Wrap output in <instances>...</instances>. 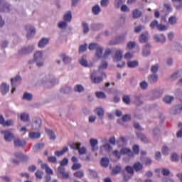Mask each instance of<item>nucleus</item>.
<instances>
[{
    "label": "nucleus",
    "mask_w": 182,
    "mask_h": 182,
    "mask_svg": "<svg viewBox=\"0 0 182 182\" xmlns=\"http://www.w3.org/2000/svg\"><path fill=\"white\" fill-rule=\"evenodd\" d=\"M95 112L100 119H103V117L105 116V109L102 107H97L95 109Z\"/></svg>",
    "instance_id": "obj_32"
},
{
    "label": "nucleus",
    "mask_w": 182,
    "mask_h": 182,
    "mask_svg": "<svg viewBox=\"0 0 182 182\" xmlns=\"http://www.w3.org/2000/svg\"><path fill=\"white\" fill-rule=\"evenodd\" d=\"M60 58L63 59V62L64 65H69V63H71L72 62V58H70L69 55L63 53L60 55Z\"/></svg>",
    "instance_id": "obj_20"
},
{
    "label": "nucleus",
    "mask_w": 182,
    "mask_h": 182,
    "mask_svg": "<svg viewBox=\"0 0 182 182\" xmlns=\"http://www.w3.org/2000/svg\"><path fill=\"white\" fill-rule=\"evenodd\" d=\"M149 27L151 29H156V28L159 27V21L157 20H154L152 22H151Z\"/></svg>",
    "instance_id": "obj_57"
},
{
    "label": "nucleus",
    "mask_w": 182,
    "mask_h": 182,
    "mask_svg": "<svg viewBox=\"0 0 182 182\" xmlns=\"http://www.w3.org/2000/svg\"><path fill=\"white\" fill-rule=\"evenodd\" d=\"M154 140H155V141H157L159 139H160V129H154Z\"/></svg>",
    "instance_id": "obj_38"
},
{
    "label": "nucleus",
    "mask_w": 182,
    "mask_h": 182,
    "mask_svg": "<svg viewBox=\"0 0 182 182\" xmlns=\"http://www.w3.org/2000/svg\"><path fill=\"white\" fill-rule=\"evenodd\" d=\"M63 20L65 22H71L72 21V11H67L63 15Z\"/></svg>",
    "instance_id": "obj_29"
},
{
    "label": "nucleus",
    "mask_w": 182,
    "mask_h": 182,
    "mask_svg": "<svg viewBox=\"0 0 182 182\" xmlns=\"http://www.w3.org/2000/svg\"><path fill=\"white\" fill-rule=\"evenodd\" d=\"M134 105H136V106H141V105H143L141 97L140 96L135 97Z\"/></svg>",
    "instance_id": "obj_47"
},
{
    "label": "nucleus",
    "mask_w": 182,
    "mask_h": 182,
    "mask_svg": "<svg viewBox=\"0 0 182 182\" xmlns=\"http://www.w3.org/2000/svg\"><path fill=\"white\" fill-rule=\"evenodd\" d=\"M103 150L109 153V151H112V146L109 144H105L100 147V153L102 154H103Z\"/></svg>",
    "instance_id": "obj_31"
},
{
    "label": "nucleus",
    "mask_w": 182,
    "mask_h": 182,
    "mask_svg": "<svg viewBox=\"0 0 182 182\" xmlns=\"http://www.w3.org/2000/svg\"><path fill=\"white\" fill-rule=\"evenodd\" d=\"M79 63L81 66L84 68H91V65L87 62V57L86 55H82V58H80Z\"/></svg>",
    "instance_id": "obj_13"
},
{
    "label": "nucleus",
    "mask_w": 182,
    "mask_h": 182,
    "mask_svg": "<svg viewBox=\"0 0 182 182\" xmlns=\"http://www.w3.org/2000/svg\"><path fill=\"white\" fill-rule=\"evenodd\" d=\"M90 144L93 151H96V150H99V146H97V144H99V141L97 139H93V138L90 139Z\"/></svg>",
    "instance_id": "obj_19"
},
{
    "label": "nucleus",
    "mask_w": 182,
    "mask_h": 182,
    "mask_svg": "<svg viewBox=\"0 0 182 182\" xmlns=\"http://www.w3.org/2000/svg\"><path fill=\"white\" fill-rule=\"evenodd\" d=\"M56 83V80L55 76L51 74H43L39 77L38 80L37 81V85L41 86H48L52 87Z\"/></svg>",
    "instance_id": "obj_1"
},
{
    "label": "nucleus",
    "mask_w": 182,
    "mask_h": 182,
    "mask_svg": "<svg viewBox=\"0 0 182 182\" xmlns=\"http://www.w3.org/2000/svg\"><path fill=\"white\" fill-rule=\"evenodd\" d=\"M15 156L18 160L13 159V161H12L13 163H14V164H19L20 161L23 159V154H22L21 152H16L15 153Z\"/></svg>",
    "instance_id": "obj_24"
},
{
    "label": "nucleus",
    "mask_w": 182,
    "mask_h": 182,
    "mask_svg": "<svg viewBox=\"0 0 182 182\" xmlns=\"http://www.w3.org/2000/svg\"><path fill=\"white\" fill-rule=\"evenodd\" d=\"M58 26L60 29H66L68 28V22L65 21H59Z\"/></svg>",
    "instance_id": "obj_45"
},
{
    "label": "nucleus",
    "mask_w": 182,
    "mask_h": 182,
    "mask_svg": "<svg viewBox=\"0 0 182 182\" xmlns=\"http://www.w3.org/2000/svg\"><path fill=\"white\" fill-rule=\"evenodd\" d=\"M124 58L127 60H130V59H133V58H134V54L132 52H127L124 54Z\"/></svg>",
    "instance_id": "obj_50"
},
{
    "label": "nucleus",
    "mask_w": 182,
    "mask_h": 182,
    "mask_svg": "<svg viewBox=\"0 0 182 182\" xmlns=\"http://www.w3.org/2000/svg\"><path fill=\"white\" fill-rule=\"evenodd\" d=\"M95 95L98 99H106V94L103 92H96Z\"/></svg>",
    "instance_id": "obj_59"
},
{
    "label": "nucleus",
    "mask_w": 182,
    "mask_h": 182,
    "mask_svg": "<svg viewBox=\"0 0 182 182\" xmlns=\"http://www.w3.org/2000/svg\"><path fill=\"white\" fill-rule=\"evenodd\" d=\"M49 43V38H42L38 43V46L40 49H43Z\"/></svg>",
    "instance_id": "obj_14"
},
{
    "label": "nucleus",
    "mask_w": 182,
    "mask_h": 182,
    "mask_svg": "<svg viewBox=\"0 0 182 182\" xmlns=\"http://www.w3.org/2000/svg\"><path fill=\"white\" fill-rule=\"evenodd\" d=\"M81 144L80 143H73L70 145V147H71L73 150H78V153L80 154V159L82 160L83 161H90V157H92V155L90 154H88L85 157L83 154H86V147L82 146L80 147Z\"/></svg>",
    "instance_id": "obj_2"
},
{
    "label": "nucleus",
    "mask_w": 182,
    "mask_h": 182,
    "mask_svg": "<svg viewBox=\"0 0 182 182\" xmlns=\"http://www.w3.org/2000/svg\"><path fill=\"white\" fill-rule=\"evenodd\" d=\"M151 49V46L150 43H146L143 48H142V56L144 58H148V56H150L151 52L150 51Z\"/></svg>",
    "instance_id": "obj_10"
},
{
    "label": "nucleus",
    "mask_w": 182,
    "mask_h": 182,
    "mask_svg": "<svg viewBox=\"0 0 182 182\" xmlns=\"http://www.w3.org/2000/svg\"><path fill=\"white\" fill-rule=\"evenodd\" d=\"M139 41L141 43H146L149 41V32L146 31L141 34Z\"/></svg>",
    "instance_id": "obj_21"
},
{
    "label": "nucleus",
    "mask_w": 182,
    "mask_h": 182,
    "mask_svg": "<svg viewBox=\"0 0 182 182\" xmlns=\"http://www.w3.org/2000/svg\"><path fill=\"white\" fill-rule=\"evenodd\" d=\"M82 31H83V33L86 34L89 33V24H87V23L83 22L82 23Z\"/></svg>",
    "instance_id": "obj_52"
},
{
    "label": "nucleus",
    "mask_w": 182,
    "mask_h": 182,
    "mask_svg": "<svg viewBox=\"0 0 182 182\" xmlns=\"http://www.w3.org/2000/svg\"><path fill=\"white\" fill-rule=\"evenodd\" d=\"M127 48H128V49L129 50H132V49H134V48H136V42L129 41L127 45Z\"/></svg>",
    "instance_id": "obj_58"
},
{
    "label": "nucleus",
    "mask_w": 182,
    "mask_h": 182,
    "mask_svg": "<svg viewBox=\"0 0 182 182\" xmlns=\"http://www.w3.org/2000/svg\"><path fill=\"white\" fill-rule=\"evenodd\" d=\"M91 80L92 83H100L103 78L102 77H97V73L94 71L90 75Z\"/></svg>",
    "instance_id": "obj_11"
},
{
    "label": "nucleus",
    "mask_w": 182,
    "mask_h": 182,
    "mask_svg": "<svg viewBox=\"0 0 182 182\" xmlns=\"http://www.w3.org/2000/svg\"><path fill=\"white\" fill-rule=\"evenodd\" d=\"M109 0H101L100 1V6L102 8H107L109 6Z\"/></svg>",
    "instance_id": "obj_60"
},
{
    "label": "nucleus",
    "mask_w": 182,
    "mask_h": 182,
    "mask_svg": "<svg viewBox=\"0 0 182 182\" xmlns=\"http://www.w3.org/2000/svg\"><path fill=\"white\" fill-rule=\"evenodd\" d=\"M174 100V97L166 95L163 98V102L166 105H171V102Z\"/></svg>",
    "instance_id": "obj_33"
},
{
    "label": "nucleus",
    "mask_w": 182,
    "mask_h": 182,
    "mask_svg": "<svg viewBox=\"0 0 182 182\" xmlns=\"http://www.w3.org/2000/svg\"><path fill=\"white\" fill-rule=\"evenodd\" d=\"M134 168L136 171H141V170H143V164L140 162H137L134 165Z\"/></svg>",
    "instance_id": "obj_48"
},
{
    "label": "nucleus",
    "mask_w": 182,
    "mask_h": 182,
    "mask_svg": "<svg viewBox=\"0 0 182 182\" xmlns=\"http://www.w3.org/2000/svg\"><path fill=\"white\" fill-rule=\"evenodd\" d=\"M148 82H149V83H157V82H159V75L157 74H150L149 75H148Z\"/></svg>",
    "instance_id": "obj_17"
},
{
    "label": "nucleus",
    "mask_w": 182,
    "mask_h": 182,
    "mask_svg": "<svg viewBox=\"0 0 182 182\" xmlns=\"http://www.w3.org/2000/svg\"><path fill=\"white\" fill-rule=\"evenodd\" d=\"M101 165L102 167H107L109 166V159L106 157L101 159Z\"/></svg>",
    "instance_id": "obj_56"
},
{
    "label": "nucleus",
    "mask_w": 182,
    "mask_h": 182,
    "mask_svg": "<svg viewBox=\"0 0 182 182\" xmlns=\"http://www.w3.org/2000/svg\"><path fill=\"white\" fill-rule=\"evenodd\" d=\"M154 40L159 43H166V36L164 34H155L154 35Z\"/></svg>",
    "instance_id": "obj_12"
},
{
    "label": "nucleus",
    "mask_w": 182,
    "mask_h": 182,
    "mask_svg": "<svg viewBox=\"0 0 182 182\" xmlns=\"http://www.w3.org/2000/svg\"><path fill=\"white\" fill-rule=\"evenodd\" d=\"M43 60H45V56L43 52L37 50L33 54V61L36 62L37 66L41 68L43 65Z\"/></svg>",
    "instance_id": "obj_3"
},
{
    "label": "nucleus",
    "mask_w": 182,
    "mask_h": 182,
    "mask_svg": "<svg viewBox=\"0 0 182 182\" xmlns=\"http://www.w3.org/2000/svg\"><path fill=\"white\" fill-rule=\"evenodd\" d=\"M157 29L159 32H164L168 29V27L164 24H159Z\"/></svg>",
    "instance_id": "obj_53"
},
{
    "label": "nucleus",
    "mask_w": 182,
    "mask_h": 182,
    "mask_svg": "<svg viewBox=\"0 0 182 182\" xmlns=\"http://www.w3.org/2000/svg\"><path fill=\"white\" fill-rule=\"evenodd\" d=\"M181 110H182V105H179L176 106L175 107H173L171 109L170 113L171 114H178V113H180Z\"/></svg>",
    "instance_id": "obj_25"
},
{
    "label": "nucleus",
    "mask_w": 182,
    "mask_h": 182,
    "mask_svg": "<svg viewBox=\"0 0 182 182\" xmlns=\"http://www.w3.org/2000/svg\"><path fill=\"white\" fill-rule=\"evenodd\" d=\"M58 171L60 174L63 178H69V173L65 172V168L62 166H59L58 168Z\"/></svg>",
    "instance_id": "obj_23"
},
{
    "label": "nucleus",
    "mask_w": 182,
    "mask_h": 182,
    "mask_svg": "<svg viewBox=\"0 0 182 182\" xmlns=\"http://www.w3.org/2000/svg\"><path fill=\"white\" fill-rule=\"evenodd\" d=\"M29 137H30V139H40L41 133L31 132L29 133Z\"/></svg>",
    "instance_id": "obj_40"
},
{
    "label": "nucleus",
    "mask_w": 182,
    "mask_h": 182,
    "mask_svg": "<svg viewBox=\"0 0 182 182\" xmlns=\"http://www.w3.org/2000/svg\"><path fill=\"white\" fill-rule=\"evenodd\" d=\"M99 46H100V45H99L96 43H90L88 48L90 50H95V49L96 50L97 49V48H99Z\"/></svg>",
    "instance_id": "obj_54"
},
{
    "label": "nucleus",
    "mask_w": 182,
    "mask_h": 182,
    "mask_svg": "<svg viewBox=\"0 0 182 182\" xmlns=\"http://www.w3.org/2000/svg\"><path fill=\"white\" fill-rule=\"evenodd\" d=\"M108 66H109V64L107 63V61H105V60L102 61L98 68L99 72H102V70H106Z\"/></svg>",
    "instance_id": "obj_35"
},
{
    "label": "nucleus",
    "mask_w": 182,
    "mask_h": 182,
    "mask_svg": "<svg viewBox=\"0 0 182 182\" xmlns=\"http://www.w3.org/2000/svg\"><path fill=\"white\" fill-rule=\"evenodd\" d=\"M1 134H4V140L6 141H12L14 140V134L9 129L1 130Z\"/></svg>",
    "instance_id": "obj_8"
},
{
    "label": "nucleus",
    "mask_w": 182,
    "mask_h": 182,
    "mask_svg": "<svg viewBox=\"0 0 182 182\" xmlns=\"http://www.w3.org/2000/svg\"><path fill=\"white\" fill-rule=\"evenodd\" d=\"M168 22L169 25H176L177 24V16H171L168 18Z\"/></svg>",
    "instance_id": "obj_39"
},
{
    "label": "nucleus",
    "mask_w": 182,
    "mask_h": 182,
    "mask_svg": "<svg viewBox=\"0 0 182 182\" xmlns=\"http://www.w3.org/2000/svg\"><path fill=\"white\" fill-rule=\"evenodd\" d=\"M74 92L77 93H82V92H85V87L80 84H77L74 87Z\"/></svg>",
    "instance_id": "obj_34"
},
{
    "label": "nucleus",
    "mask_w": 182,
    "mask_h": 182,
    "mask_svg": "<svg viewBox=\"0 0 182 182\" xmlns=\"http://www.w3.org/2000/svg\"><path fill=\"white\" fill-rule=\"evenodd\" d=\"M111 54H112V49L111 48H106L105 52H104V54L102 55V58L104 59H106Z\"/></svg>",
    "instance_id": "obj_55"
},
{
    "label": "nucleus",
    "mask_w": 182,
    "mask_h": 182,
    "mask_svg": "<svg viewBox=\"0 0 182 182\" xmlns=\"http://www.w3.org/2000/svg\"><path fill=\"white\" fill-rule=\"evenodd\" d=\"M178 127H180V129L177 132L176 136L178 138H181L182 137V123H179Z\"/></svg>",
    "instance_id": "obj_64"
},
{
    "label": "nucleus",
    "mask_w": 182,
    "mask_h": 182,
    "mask_svg": "<svg viewBox=\"0 0 182 182\" xmlns=\"http://www.w3.org/2000/svg\"><path fill=\"white\" fill-rule=\"evenodd\" d=\"M43 147H45L44 143H38L33 146V150L34 153H38V151H41Z\"/></svg>",
    "instance_id": "obj_27"
},
{
    "label": "nucleus",
    "mask_w": 182,
    "mask_h": 182,
    "mask_svg": "<svg viewBox=\"0 0 182 182\" xmlns=\"http://www.w3.org/2000/svg\"><path fill=\"white\" fill-rule=\"evenodd\" d=\"M161 174L165 177H167V176H170V170H168V168H164L161 169Z\"/></svg>",
    "instance_id": "obj_62"
},
{
    "label": "nucleus",
    "mask_w": 182,
    "mask_h": 182,
    "mask_svg": "<svg viewBox=\"0 0 182 182\" xmlns=\"http://www.w3.org/2000/svg\"><path fill=\"white\" fill-rule=\"evenodd\" d=\"M124 39H126L125 36H119L117 37L114 45H119V43H123V42H124Z\"/></svg>",
    "instance_id": "obj_44"
},
{
    "label": "nucleus",
    "mask_w": 182,
    "mask_h": 182,
    "mask_svg": "<svg viewBox=\"0 0 182 182\" xmlns=\"http://www.w3.org/2000/svg\"><path fill=\"white\" fill-rule=\"evenodd\" d=\"M128 68L131 69H134L139 66V61L137 60H131L127 62Z\"/></svg>",
    "instance_id": "obj_30"
},
{
    "label": "nucleus",
    "mask_w": 182,
    "mask_h": 182,
    "mask_svg": "<svg viewBox=\"0 0 182 182\" xmlns=\"http://www.w3.org/2000/svg\"><path fill=\"white\" fill-rule=\"evenodd\" d=\"M11 5L5 3L4 0H0V12H10Z\"/></svg>",
    "instance_id": "obj_9"
},
{
    "label": "nucleus",
    "mask_w": 182,
    "mask_h": 182,
    "mask_svg": "<svg viewBox=\"0 0 182 182\" xmlns=\"http://www.w3.org/2000/svg\"><path fill=\"white\" fill-rule=\"evenodd\" d=\"M103 50H105V48L102 46H99L96 49L95 58L97 59H102L103 58Z\"/></svg>",
    "instance_id": "obj_16"
},
{
    "label": "nucleus",
    "mask_w": 182,
    "mask_h": 182,
    "mask_svg": "<svg viewBox=\"0 0 182 182\" xmlns=\"http://www.w3.org/2000/svg\"><path fill=\"white\" fill-rule=\"evenodd\" d=\"M22 140H21L19 138H15L14 139V146L15 147H22Z\"/></svg>",
    "instance_id": "obj_51"
},
{
    "label": "nucleus",
    "mask_w": 182,
    "mask_h": 182,
    "mask_svg": "<svg viewBox=\"0 0 182 182\" xmlns=\"http://www.w3.org/2000/svg\"><path fill=\"white\" fill-rule=\"evenodd\" d=\"M151 72L152 73H157L159 72V64H155L151 67Z\"/></svg>",
    "instance_id": "obj_61"
},
{
    "label": "nucleus",
    "mask_w": 182,
    "mask_h": 182,
    "mask_svg": "<svg viewBox=\"0 0 182 182\" xmlns=\"http://www.w3.org/2000/svg\"><path fill=\"white\" fill-rule=\"evenodd\" d=\"M92 12L93 15H99L100 12H102V9L100 8V6L99 4L93 6L92 8Z\"/></svg>",
    "instance_id": "obj_28"
},
{
    "label": "nucleus",
    "mask_w": 182,
    "mask_h": 182,
    "mask_svg": "<svg viewBox=\"0 0 182 182\" xmlns=\"http://www.w3.org/2000/svg\"><path fill=\"white\" fill-rule=\"evenodd\" d=\"M137 137L141 140V141H143V143H149V139H147L144 134L137 133Z\"/></svg>",
    "instance_id": "obj_41"
},
{
    "label": "nucleus",
    "mask_w": 182,
    "mask_h": 182,
    "mask_svg": "<svg viewBox=\"0 0 182 182\" xmlns=\"http://www.w3.org/2000/svg\"><path fill=\"white\" fill-rule=\"evenodd\" d=\"M0 89H1V92L3 95H6V93H8V92H9V87L5 82H3L1 84V85L0 87Z\"/></svg>",
    "instance_id": "obj_26"
},
{
    "label": "nucleus",
    "mask_w": 182,
    "mask_h": 182,
    "mask_svg": "<svg viewBox=\"0 0 182 182\" xmlns=\"http://www.w3.org/2000/svg\"><path fill=\"white\" fill-rule=\"evenodd\" d=\"M40 163H41V168L46 169V173L47 174H53V171L52 170V168H50V167H49V165H48V164L42 163V161H40Z\"/></svg>",
    "instance_id": "obj_22"
},
{
    "label": "nucleus",
    "mask_w": 182,
    "mask_h": 182,
    "mask_svg": "<svg viewBox=\"0 0 182 182\" xmlns=\"http://www.w3.org/2000/svg\"><path fill=\"white\" fill-rule=\"evenodd\" d=\"M60 92L63 95H68V93L72 92V88H70V87L65 86L61 88Z\"/></svg>",
    "instance_id": "obj_42"
},
{
    "label": "nucleus",
    "mask_w": 182,
    "mask_h": 182,
    "mask_svg": "<svg viewBox=\"0 0 182 182\" xmlns=\"http://www.w3.org/2000/svg\"><path fill=\"white\" fill-rule=\"evenodd\" d=\"M121 154L122 156H127L128 157H134V154L132 151L129 148H122L121 149Z\"/></svg>",
    "instance_id": "obj_15"
},
{
    "label": "nucleus",
    "mask_w": 182,
    "mask_h": 182,
    "mask_svg": "<svg viewBox=\"0 0 182 182\" xmlns=\"http://www.w3.org/2000/svg\"><path fill=\"white\" fill-rule=\"evenodd\" d=\"M172 2L177 9L182 8V0H172Z\"/></svg>",
    "instance_id": "obj_46"
},
{
    "label": "nucleus",
    "mask_w": 182,
    "mask_h": 182,
    "mask_svg": "<svg viewBox=\"0 0 182 182\" xmlns=\"http://www.w3.org/2000/svg\"><path fill=\"white\" fill-rule=\"evenodd\" d=\"M123 102L125 105H130V95H124L123 97Z\"/></svg>",
    "instance_id": "obj_63"
},
{
    "label": "nucleus",
    "mask_w": 182,
    "mask_h": 182,
    "mask_svg": "<svg viewBox=\"0 0 182 182\" xmlns=\"http://www.w3.org/2000/svg\"><path fill=\"white\" fill-rule=\"evenodd\" d=\"M25 31L26 33L27 39H31L35 36V33H36V30H35V27L31 25L25 26Z\"/></svg>",
    "instance_id": "obj_4"
},
{
    "label": "nucleus",
    "mask_w": 182,
    "mask_h": 182,
    "mask_svg": "<svg viewBox=\"0 0 182 182\" xmlns=\"http://www.w3.org/2000/svg\"><path fill=\"white\" fill-rule=\"evenodd\" d=\"M132 15H133V18H134V19H137V18H140V16H141L142 13L140 11V10L135 9L133 11Z\"/></svg>",
    "instance_id": "obj_43"
},
{
    "label": "nucleus",
    "mask_w": 182,
    "mask_h": 182,
    "mask_svg": "<svg viewBox=\"0 0 182 182\" xmlns=\"http://www.w3.org/2000/svg\"><path fill=\"white\" fill-rule=\"evenodd\" d=\"M42 127V119L39 117H36L33 119L31 127L33 130H41Z\"/></svg>",
    "instance_id": "obj_6"
},
{
    "label": "nucleus",
    "mask_w": 182,
    "mask_h": 182,
    "mask_svg": "<svg viewBox=\"0 0 182 182\" xmlns=\"http://www.w3.org/2000/svg\"><path fill=\"white\" fill-rule=\"evenodd\" d=\"M23 124L26 127L31 126V117L28 112L23 113Z\"/></svg>",
    "instance_id": "obj_18"
},
{
    "label": "nucleus",
    "mask_w": 182,
    "mask_h": 182,
    "mask_svg": "<svg viewBox=\"0 0 182 182\" xmlns=\"http://www.w3.org/2000/svg\"><path fill=\"white\" fill-rule=\"evenodd\" d=\"M22 78L21 75H16L15 77L11 78V85L12 86L11 93H14L16 90V86L21 84Z\"/></svg>",
    "instance_id": "obj_5"
},
{
    "label": "nucleus",
    "mask_w": 182,
    "mask_h": 182,
    "mask_svg": "<svg viewBox=\"0 0 182 182\" xmlns=\"http://www.w3.org/2000/svg\"><path fill=\"white\" fill-rule=\"evenodd\" d=\"M33 98V96L31 93L29 92H24L23 94V99L24 100H28V102H31L32 99Z\"/></svg>",
    "instance_id": "obj_49"
},
{
    "label": "nucleus",
    "mask_w": 182,
    "mask_h": 182,
    "mask_svg": "<svg viewBox=\"0 0 182 182\" xmlns=\"http://www.w3.org/2000/svg\"><path fill=\"white\" fill-rule=\"evenodd\" d=\"M46 132L49 136L50 140H56V135L54 132L49 129H46Z\"/></svg>",
    "instance_id": "obj_36"
},
{
    "label": "nucleus",
    "mask_w": 182,
    "mask_h": 182,
    "mask_svg": "<svg viewBox=\"0 0 182 182\" xmlns=\"http://www.w3.org/2000/svg\"><path fill=\"white\" fill-rule=\"evenodd\" d=\"M33 50H35V46H28L24 48V54L28 55L29 53H31V52H33Z\"/></svg>",
    "instance_id": "obj_37"
},
{
    "label": "nucleus",
    "mask_w": 182,
    "mask_h": 182,
    "mask_svg": "<svg viewBox=\"0 0 182 182\" xmlns=\"http://www.w3.org/2000/svg\"><path fill=\"white\" fill-rule=\"evenodd\" d=\"M123 50L118 49L116 50L114 55L112 57L113 62L114 63H117V62H120L122 59H123Z\"/></svg>",
    "instance_id": "obj_7"
}]
</instances>
